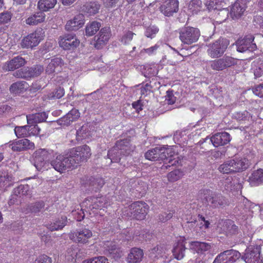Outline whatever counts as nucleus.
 <instances>
[{"mask_svg":"<svg viewBox=\"0 0 263 263\" xmlns=\"http://www.w3.org/2000/svg\"><path fill=\"white\" fill-rule=\"evenodd\" d=\"M149 208L148 205L144 201H135L129 206L130 216L137 220H143L148 214Z\"/></svg>","mask_w":263,"mask_h":263,"instance_id":"obj_7","label":"nucleus"},{"mask_svg":"<svg viewBox=\"0 0 263 263\" xmlns=\"http://www.w3.org/2000/svg\"><path fill=\"white\" fill-rule=\"evenodd\" d=\"M81 209L80 210H78V211H72V214L74 216L75 219L78 221H82L85 217L84 211H85V208H83L81 206Z\"/></svg>","mask_w":263,"mask_h":263,"instance_id":"obj_58","label":"nucleus"},{"mask_svg":"<svg viewBox=\"0 0 263 263\" xmlns=\"http://www.w3.org/2000/svg\"><path fill=\"white\" fill-rule=\"evenodd\" d=\"M252 91L256 96L263 98V83L254 86Z\"/></svg>","mask_w":263,"mask_h":263,"instance_id":"obj_63","label":"nucleus"},{"mask_svg":"<svg viewBox=\"0 0 263 263\" xmlns=\"http://www.w3.org/2000/svg\"><path fill=\"white\" fill-rule=\"evenodd\" d=\"M152 87L151 84L146 83L142 85L140 88V93L142 96H146L151 92Z\"/></svg>","mask_w":263,"mask_h":263,"instance_id":"obj_62","label":"nucleus"},{"mask_svg":"<svg viewBox=\"0 0 263 263\" xmlns=\"http://www.w3.org/2000/svg\"><path fill=\"white\" fill-rule=\"evenodd\" d=\"M240 257L241 254L238 251L227 250L219 254L213 263H234Z\"/></svg>","mask_w":263,"mask_h":263,"instance_id":"obj_14","label":"nucleus"},{"mask_svg":"<svg viewBox=\"0 0 263 263\" xmlns=\"http://www.w3.org/2000/svg\"><path fill=\"white\" fill-rule=\"evenodd\" d=\"M104 248L110 255V257L115 259L120 258L123 255L122 251L117 247L115 242L106 241L105 243Z\"/></svg>","mask_w":263,"mask_h":263,"instance_id":"obj_28","label":"nucleus"},{"mask_svg":"<svg viewBox=\"0 0 263 263\" xmlns=\"http://www.w3.org/2000/svg\"><path fill=\"white\" fill-rule=\"evenodd\" d=\"M89 184V190L97 192L103 187L105 183V181L102 178H93L91 177L87 183Z\"/></svg>","mask_w":263,"mask_h":263,"instance_id":"obj_34","label":"nucleus"},{"mask_svg":"<svg viewBox=\"0 0 263 263\" xmlns=\"http://www.w3.org/2000/svg\"><path fill=\"white\" fill-rule=\"evenodd\" d=\"M158 31L159 29L157 27H149L146 30L145 35L147 37L153 38Z\"/></svg>","mask_w":263,"mask_h":263,"instance_id":"obj_61","label":"nucleus"},{"mask_svg":"<svg viewBox=\"0 0 263 263\" xmlns=\"http://www.w3.org/2000/svg\"><path fill=\"white\" fill-rule=\"evenodd\" d=\"M231 140L230 135L227 132L216 133L211 138V141L215 147L226 145Z\"/></svg>","mask_w":263,"mask_h":263,"instance_id":"obj_21","label":"nucleus"},{"mask_svg":"<svg viewBox=\"0 0 263 263\" xmlns=\"http://www.w3.org/2000/svg\"><path fill=\"white\" fill-rule=\"evenodd\" d=\"M28 128V125L15 127L14 129V132L16 137L17 138H24L29 137Z\"/></svg>","mask_w":263,"mask_h":263,"instance_id":"obj_48","label":"nucleus"},{"mask_svg":"<svg viewBox=\"0 0 263 263\" xmlns=\"http://www.w3.org/2000/svg\"><path fill=\"white\" fill-rule=\"evenodd\" d=\"M100 8V5L95 2H91L86 3L83 6V11L89 15H94L97 13Z\"/></svg>","mask_w":263,"mask_h":263,"instance_id":"obj_33","label":"nucleus"},{"mask_svg":"<svg viewBox=\"0 0 263 263\" xmlns=\"http://www.w3.org/2000/svg\"><path fill=\"white\" fill-rule=\"evenodd\" d=\"M26 64V61L20 56H17L4 63L2 69L5 71H14Z\"/></svg>","mask_w":263,"mask_h":263,"instance_id":"obj_19","label":"nucleus"},{"mask_svg":"<svg viewBox=\"0 0 263 263\" xmlns=\"http://www.w3.org/2000/svg\"><path fill=\"white\" fill-rule=\"evenodd\" d=\"M254 37L251 35L249 37H245L242 40L237 42V51L239 52H244L247 50L249 47L248 44H250L254 41Z\"/></svg>","mask_w":263,"mask_h":263,"instance_id":"obj_38","label":"nucleus"},{"mask_svg":"<svg viewBox=\"0 0 263 263\" xmlns=\"http://www.w3.org/2000/svg\"><path fill=\"white\" fill-rule=\"evenodd\" d=\"M91 155L90 148L86 144L71 149L69 154L75 167L81 162L87 161Z\"/></svg>","mask_w":263,"mask_h":263,"instance_id":"obj_5","label":"nucleus"},{"mask_svg":"<svg viewBox=\"0 0 263 263\" xmlns=\"http://www.w3.org/2000/svg\"><path fill=\"white\" fill-rule=\"evenodd\" d=\"M247 181L252 187L263 185V169L259 168L252 171Z\"/></svg>","mask_w":263,"mask_h":263,"instance_id":"obj_23","label":"nucleus"},{"mask_svg":"<svg viewBox=\"0 0 263 263\" xmlns=\"http://www.w3.org/2000/svg\"><path fill=\"white\" fill-rule=\"evenodd\" d=\"M63 64V61L61 58H55L51 60L46 67V71L48 73H51L54 72L55 68Z\"/></svg>","mask_w":263,"mask_h":263,"instance_id":"obj_41","label":"nucleus"},{"mask_svg":"<svg viewBox=\"0 0 263 263\" xmlns=\"http://www.w3.org/2000/svg\"><path fill=\"white\" fill-rule=\"evenodd\" d=\"M48 117L47 114L43 111L27 116L28 124H37L46 121Z\"/></svg>","mask_w":263,"mask_h":263,"instance_id":"obj_30","label":"nucleus"},{"mask_svg":"<svg viewBox=\"0 0 263 263\" xmlns=\"http://www.w3.org/2000/svg\"><path fill=\"white\" fill-rule=\"evenodd\" d=\"M230 160L234 173L242 172L249 166L248 160L245 158H235Z\"/></svg>","mask_w":263,"mask_h":263,"instance_id":"obj_24","label":"nucleus"},{"mask_svg":"<svg viewBox=\"0 0 263 263\" xmlns=\"http://www.w3.org/2000/svg\"><path fill=\"white\" fill-rule=\"evenodd\" d=\"M49 155L45 149H40L34 154V166L39 171L43 172L48 170L51 165L57 171L63 173L69 168H75L73 160L69 156L65 157L59 155L56 158L49 163L48 161Z\"/></svg>","mask_w":263,"mask_h":263,"instance_id":"obj_1","label":"nucleus"},{"mask_svg":"<svg viewBox=\"0 0 263 263\" xmlns=\"http://www.w3.org/2000/svg\"><path fill=\"white\" fill-rule=\"evenodd\" d=\"M242 258L246 263H263V257L261 255V247L250 246L246 250Z\"/></svg>","mask_w":263,"mask_h":263,"instance_id":"obj_12","label":"nucleus"},{"mask_svg":"<svg viewBox=\"0 0 263 263\" xmlns=\"http://www.w3.org/2000/svg\"><path fill=\"white\" fill-rule=\"evenodd\" d=\"M26 85L27 83L26 82L18 81L11 85L9 90L11 93L20 94L25 90V86Z\"/></svg>","mask_w":263,"mask_h":263,"instance_id":"obj_37","label":"nucleus"},{"mask_svg":"<svg viewBox=\"0 0 263 263\" xmlns=\"http://www.w3.org/2000/svg\"><path fill=\"white\" fill-rule=\"evenodd\" d=\"M65 93L64 88L58 87L52 91L49 92L47 95V98L49 99H56L61 98Z\"/></svg>","mask_w":263,"mask_h":263,"instance_id":"obj_49","label":"nucleus"},{"mask_svg":"<svg viewBox=\"0 0 263 263\" xmlns=\"http://www.w3.org/2000/svg\"><path fill=\"white\" fill-rule=\"evenodd\" d=\"M12 14L10 12H5L0 13V24H5L9 22L11 19Z\"/></svg>","mask_w":263,"mask_h":263,"instance_id":"obj_56","label":"nucleus"},{"mask_svg":"<svg viewBox=\"0 0 263 263\" xmlns=\"http://www.w3.org/2000/svg\"><path fill=\"white\" fill-rule=\"evenodd\" d=\"M67 221V217L66 216H62L54 222H51L50 224H47L46 226L51 231H58L62 230L66 226Z\"/></svg>","mask_w":263,"mask_h":263,"instance_id":"obj_32","label":"nucleus"},{"mask_svg":"<svg viewBox=\"0 0 263 263\" xmlns=\"http://www.w3.org/2000/svg\"><path fill=\"white\" fill-rule=\"evenodd\" d=\"M232 167L231 160L229 159L220 165L218 167V170L220 173L223 174H233L234 172Z\"/></svg>","mask_w":263,"mask_h":263,"instance_id":"obj_47","label":"nucleus"},{"mask_svg":"<svg viewBox=\"0 0 263 263\" xmlns=\"http://www.w3.org/2000/svg\"><path fill=\"white\" fill-rule=\"evenodd\" d=\"M223 227V230L228 236L235 234L238 232V227L234 224V222L232 220H226Z\"/></svg>","mask_w":263,"mask_h":263,"instance_id":"obj_36","label":"nucleus"},{"mask_svg":"<svg viewBox=\"0 0 263 263\" xmlns=\"http://www.w3.org/2000/svg\"><path fill=\"white\" fill-rule=\"evenodd\" d=\"M59 46L65 50H74L80 44L76 34L67 33L59 38Z\"/></svg>","mask_w":263,"mask_h":263,"instance_id":"obj_13","label":"nucleus"},{"mask_svg":"<svg viewBox=\"0 0 263 263\" xmlns=\"http://www.w3.org/2000/svg\"><path fill=\"white\" fill-rule=\"evenodd\" d=\"M110 205L109 197L101 196L98 197H90L86 199L82 203L81 206L85 208V211L90 215H96L99 210L107 208Z\"/></svg>","mask_w":263,"mask_h":263,"instance_id":"obj_3","label":"nucleus"},{"mask_svg":"<svg viewBox=\"0 0 263 263\" xmlns=\"http://www.w3.org/2000/svg\"><path fill=\"white\" fill-rule=\"evenodd\" d=\"M44 206V203L43 202H37L30 206V210L31 213L36 214L39 213Z\"/></svg>","mask_w":263,"mask_h":263,"instance_id":"obj_57","label":"nucleus"},{"mask_svg":"<svg viewBox=\"0 0 263 263\" xmlns=\"http://www.w3.org/2000/svg\"><path fill=\"white\" fill-rule=\"evenodd\" d=\"M199 196L203 203L213 209H222L229 204V200L225 196L210 189L200 190Z\"/></svg>","mask_w":263,"mask_h":263,"instance_id":"obj_2","label":"nucleus"},{"mask_svg":"<svg viewBox=\"0 0 263 263\" xmlns=\"http://www.w3.org/2000/svg\"><path fill=\"white\" fill-rule=\"evenodd\" d=\"M97 36L104 41L105 43L106 44L111 36L110 28L108 27L102 28Z\"/></svg>","mask_w":263,"mask_h":263,"instance_id":"obj_43","label":"nucleus"},{"mask_svg":"<svg viewBox=\"0 0 263 263\" xmlns=\"http://www.w3.org/2000/svg\"><path fill=\"white\" fill-rule=\"evenodd\" d=\"M117 150L125 151V154L129 155L133 151V148L130 144V140L128 139L118 140L116 142L113 148L108 151L107 156L110 158L111 162H113L114 159L110 158L112 153L114 151Z\"/></svg>","mask_w":263,"mask_h":263,"instance_id":"obj_16","label":"nucleus"},{"mask_svg":"<svg viewBox=\"0 0 263 263\" xmlns=\"http://www.w3.org/2000/svg\"><path fill=\"white\" fill-rule=\"evenodd\" d=\"M224 189L227 192H231L234 190V183L233 182L232 177L227 178L222 182Z\"/></svg>","mask_w":263,"mask_h":263,"instance_id":"obj_51","label":"nucleus"},{"mask_svg":"<svg viewBox=\"0 0 263 263\" xmlns=\"http://www.w3.org/2000/svg\"><path fill=\"white\" fill-rule=\"evenodd\" d=\"M246 8V4L243 0H237L231 8L230 14L233 18L240 17Z\"/></svg>","mask_w":263,"mask_h":263,"instance_id":"obj_25","label":"nucleus"},{"mask_svg":"<svg viewBox=\"0 0 263 263\" xmlns=\"http://www.w3.org/2000/svg\"><path fill=\"white\" fill-rule=\"evenodd\" d=\"M9 147L13 152H21L34 148V144L27 139H23L10 142Z\"/></svg>","mask_w":263,"mask_h":263,"instance_id":"obj_17","label":"nucleus"},{"mask_svg":"<svg viewBox=\"0 0 263 263\" xmlns=\"http://www.w3.org/2000/svg\"><path fill=\"white\" fill-rule=\"evenodd\" d=\"M183 172L180 170H175L168 173L167 177L170 182H175L183 176Z\"/></svg>","mask_w":263,"mask_h":263,"instance_id":"obj_46","label":"nucleus"},{"mask_svg":"<svg viewBox=\"0 0 263 263\" xmlns=\"http://www.w3.org/2000/svg\"><path fill=\"white\" fill-rule=\"evenodd\" d=\"M82 263H109L108 259L103 256L94 257L84 260Z\"/></svg>","mask_w":263,"mask_h":263,"instance_id":"obj_50","label":"nucleus"},{"mask_svg":"<svg viewBox=\"0 0 263 263\" xmlns=\"http://www.w3.org/2000/svg\"><path fill=\"white\" fill-rule=\"evenodd\" d=\"M165 253V249L157 245L149 250V257L152 259L159 258L163 256Z\"/></svg>","mask_w":263,"mask_h":263,"instance_id":"obj_39","label":"nucleus"},{"mask_svg":"<svg viewBox=\"0 0 263 263\" xmlns=\"http://www.w3.org/2000/svg\"><path fill=\"white\" fill-rule=\"evenodd\" d=\"M144 256L143 250L138 248H132L126 258V261L128 263H139Z\"/></svg>","mask_w":263,"mask_h":263,"instance_id":"obj_26","label":"nucleus"},{"mask_svg":"<svg viewBox=\"0 0 263 263\" xmlns=\"http://www.w3.org/2000/svg\"><path fill=\"white\" fill-rule=\"evenodd\" d=\"M236 64L235 60L229 56L210 61L209 65L211 68L216 71H221L230 67Z\"/></svg>","mask_w":263,"mask_h":263,"instance_id":"obj_15","label":"nucleus"},{"mask_svg":"<svg viewBox=\"0 0 263 263\" xmlns=\"http://www.w3.org/2000/svg\"><path fill=\"white\" fill-rule=\"evenodd\" d=\"M57 3V0H39L37 3V7L43 12H47L53 8Z\"/></svg>","mask_w":263,"mask_h":263,"instance_id":"obj_35","label":"nucleus"},{"mask_svg":"<svg viewBox=\"0 0 263 263\" xmlns=\"http://www.w3.org/2000/svg\"><path fill=\"white\" fill-rule=\"evenodd\" d=\"M179 2L178 0H166L160 7L159 9L162 13L165 16H172L178 10Z\"/></svg>","mask_w":263,"mask_h":263,"instance_id":"obj_18","label":"nucleus"},{"mask_svg":"<svg viewBox=\"0 0 263 263\" xmlns=\"http://www.w3.org/2000/svg\"><path fill=\"white\" fill-rule=\"evenodd\" d=\"M28 130L29 136H37L40 134L41 128L36 124H29Z\"/></svg>","mask_w":263,"mask_h":263,"instance_id":"obj_55","label":"nucleus"},{"mask_svg":"<svg viewBox=\"0 0 263 263\" xmlns=\"http://www.w3.org/2000/svg\"><path fill=\"white\" fill-rule=\"evenodd\" d=\"M234 117L239 121H245L249 120L250 114L247 110L243 112H237L234 114Z\"/></svg>","mask_w":263,"mask_h":263,"instance_id":"obj_54","label":"nucleus"},{"mask_svg":"<svg viewBox=\"0 0 263 263\" xmlns=\"http://www.w3.org/2000/svg\"><path fill=\"white\" fill-rule=\"evenodd\" d=\"M254 25L259 27L263 32V17L260 15H256L254 17Z\"/></svg>","mask_w":263,"mask_h":263,"instance_id":"obj_64","label":"nucleus"},{"mask_svg":"<svg viewBox=\"0 0 263 263\" xmlns=\"http://www.w3.org/2000/svg\"><path fill=\"white\" fill-rule=\"evenodd\" d=\"M222 3V0H208L205 5L209 10H221Z\"/></svg>","mask_w":263,"mask_h":263,"instance_id":"obj_45","label":"nucleus"},{"mask_svg":"<svg viewBox=\"0 0 263 263\" xmlns=\"http://www.w3.org/2000/svg\"><path fill=\"white\" fill-rule=\"evenodd\" d=\"M189 8L193 13H197L202 9V3L201 0H191L189 4Z\"/></svg>","mask_w":263,"mask_h":263,"instance_id":"obj_44","label":"nucleus"},{"mask_svg":"<svg viewBox=\"0 0 263 263\" xmlns=\"http://www.w3.org/2000/svg\"><path fill=\"white\" fill-rule=\"evenodd\" d=\"M68 236L73 242L84 245L89 243V240L92 237V232L89 229L83 228L71 231Z\"/></svg>","mask_w":263,"mask_h":263,"instance_id":"obj_10","label":"nucleus"},{"mask_svg":"<svg viewBox=\"0 0 263 263\" xmlns=\"http://www.w3.org/2000/svg\"><path fill=\"white\" fill-rule=\"evenodd\" d=\"M30 186L28 184H21L14 189V194L19 197L30 193Z\"/></svg>","mask_w":263,"mask_h":263,"instance_id":"obj_42","label":"nucleus"},{"mask_svg":"<svg viewBox=\"0 0 263 263\" xmlns=\"http://www.w3.org/2000/svg\"><path fill=\"white\" fill-rule=\"evenodd\" d=\"M44 69L43 66L36 65L31 67H27L17 70L13 73V76L17 78L28 80L39 76L43 72Z\"/></svg>","mask_w":263,"mask_h":263,"instance_id":"obj_11","label":"nucleus"},{"mask_svg":"<svg viewBox=\"0 0 263 263\" xmlns=\"http://www.w3.org/2000/svg\"><path fill=\"white\" fill-rule=\"evenodd\" d=\"M44 36L43 30L42 28L37 29L25 36L21 40L20 45L22 48L33 49L40 44Z\"/></svg>","mask_w":263,"mask_h":263,"instance_id":"obj_6","label":"nucleus"},{"mask_svg":"<svg viewBox=\"0 0 263 263\" xmlns=\"http://www.w3.org/2000/svg\"><path fill=\"white\" fill-rule=\"evenodd\" d=\"M101 27L100 23L94 21L87 25L85 33L87 36H92L99 30Z\"/></svg>","mask_w":263,"mask_h":263,"instance_id":"obj_40","label":"nucleus"},{"mask_svg":"<svg viewBox=\"0 0 263 263\" xmlns=\"http://www.w3.org/2000/svg\"><path fill=\"white\" fill-rule=\"evenodd\" d=\"M191 250L198 254H203L206 251H209L211 248L210 243L200 241H191L189 245Z\"/></svg>","mask_w":263,"mask_h":263,"instance_id":"obj_27","label":"nucleus"},{"mask_svg":"<svg viewBox=\"0 0 263 263\" xmlns=\"http://www.w3.org/2000/svg\"><path fill=\"white\" fill-rule=\"evenodd\" d=\"M34 263H52V259L47 255L43 254L37 257Z\"/></svg>","mask_w":263,"mask_h":263,"instance_id":"obj_60","label":"nucleus"},{"mask_svg":"<svg viewBox=\"0 0 263 263\" xmlns=\"http://www.w3.org/2000/svg\"><path fill=\"white\" fill-rule=\"evenodd\" d=\"M174 213V210H168L167 212H164L160 214L159 215L158 219L160 221L165 222L172 218Z\"/></svg>","mask_w":263,"mask_h":263,"instance_id":"obj_52","label":"nucleus"},{"mask_svg":"<svg viewBox=\"0 0 263 263\" xmlns=\"http://www.w3.org/2000/svg\"><path fill=\"white\" fill-rule=\"evenodd\" d=\"M229 44V41L227 39L220 37L209 45L207 50L208 54L213 59L220 57L225 52Z\"/></svg>","mask_w":263,"mask_h":263,"instance_id":"obj_8","label":"nucleus"},{"mask_svg":"<svg viewBox=\"0 0 263 263\" xmlns=\"http://www.w3.org/2000/svg\"><path fill=\"white\" fill-rule=\"evenodd\" d=\"M80 116L79 111L76 108H73L66 115L59 119L58 122L61 125L68 126L72 122L77 121Z\"/></svg>","mask_w":263,"mask_h":263,"instance_id":"obj_22","label":"nucleus"},{"mask_svg":"<svg viewBox=\"0 0 263 263\" xmlns=\"http://www.w3.org/2000/svg\"><path fill=\"white\" fill-rule=\"evenodd\" d=\"M46 17L45 14L41 11H39L31 15L27 18L25 22L29 25H36L45 21Z\"/></svg>","mask_w":263,"mask_h":263,"instance_id":"obj_31","label":"nucleus"},{"mask_svg":"<svg viewBox=\"0 0 263 263\" xmlns=\"http://www.w3.org/2000/svg\"><path fill=\"white\" fill-rule=\"evenodd\" d=\"M134 34H135L131 31L125 32L120 40L121 42L124 45L129 44L132 41Z\"/></svg>","mask_w":263,"mask_h":263,"instance_id":"obj_53","label":"nucleus"},{"mask_svg":"<svg viewBox=\"0 0 263 263\" xmlns=\"http://www.w3.org/2000/svg\"><path fill=\"white\" fill-rule=\"evenodd\" d=\"M170 149H165L163 147H155L148 150L145 154V157L146 159L151 161L164 160L169 159V164L165 166L167 168L168 166L171 165H177L179 163V160L175 158H172L173 156L171 154V152Z\"/></svg>","mask_w":263,"mask_h":263,"instance_id":"obj_4","label":"nucleus"},{"mask_svg":"<svg viewBox=\"0 0 263 263\" xmlns=\"http://www.w3.org/2000/svg\"><path fill=\"white\" fill-rule=\"evenodd\" d=\"M85 23L84 16L82 14H78L72 19L68 21L65 25V29L67 31H76L82 28Z\"/></svg>","mask_w":263,"mask_h":263,"instance_id":"obj_20","label":"nucleus"},{"mask_svg":"<svg viewBox=\"0 0 263 263\" xmlns=\"http://www.w3.org/2000/svg\"><path fill=\"white\" fill-rule=\"evenodd\" d=\"M185 249V239L184 238L180 237L172 251L174 257L177 260L181 259L184 256Z\"/></svg>","mask_w":263,"mask_h":263,"instance_id":"obj_29","label":"nucleus"},{"mask_svg":"<svg viewBox=\"0 0 263 263\" xmlns=\"http://www.w3.org/2000/svg\"><path fill=\"white\" fill-rule=\"evenodd\" d=\"M176 99V98L174 96L173 91L172 90H168L165 96L166 103L169 105H172L175 103Z\"/></svg>","mask_w":263,"mask_h":263,"instance_id":"obj_59","label":"nucleus"},{"mask_svg":"<svg viewBox=\"0 0 263 263\" xmlns=\"http://www.w3.org/2000/svg\"><path fill=\"white\" fill-rule=\"evenodd\" d=\"M200 35L198 28L187 27L182 28L179 32V39L182 43L191 45L196 42Z\"/></svg>","mask_w":263,"mask_h":263,"instance_id":"obj_9","label":"nucleus"}]
</instances>
